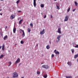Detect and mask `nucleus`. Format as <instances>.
Wrapping results in <instances>:
<instances>
[{
    "instance_id": "21",
    "label": "nucleus",
    "mask_w": 78,
    "mask_h": 78,
    "mask_svg": "<svg viewBox=\"0 0 78 78\" xmlns=\"http://www.w3.org/2000/svg\"><path fill=\"white\" fill-rule=\"evenodd\" d=\"M50 48V46H49L48 45L47 46L46 48H47V49H49Z\"/></svg>"
},
{
    "instance_id": "41",
    "label": "nucleus",
    "mask_w": 78,
    "mask_h": 78,
    "mask_svg": "<svg viewBox=\"0 0 78 78\" xmlns=\"http://www.w3.org/2000/svg\"><path fill=\"white\" fill-rule=\"evenodd\" d=\"M8 28V27H5V28H6V29H7Z\"/></svg>"
},
{
    "instance_id": "48",
    "label": "nucleus",
    "mask_w": 78,
    "mask_h": 78,
    "mask_svg": "<svg viewBox=\"0 0 78 78\" xmlns=\"http://www.w3.org/2000/svg\"><path fill=\"white\" fill-rule=\"evenodd\" d=\"M77 61L78 62V59L77 60Z\"/></svg>"
},
{
    "instance_id": "46",
    "label": "nucleus",
    "mask_w": 78,
    "mask_h": 78,
    "mask_svg": "<svg viewBox=\"0 0 78 78\" xmlns=\"http://www.w3.org/2000/svg\"><path fill=\"white\" fill-rule=\"evenodd\" d=\"M57 0H54V1H56Z\"/></svg>"
},
{
    "instance_id": "22",
    "label": "nucleus",
    "mask_w": 78,
    "mask_h": 78,
    "mask_svg": "<svg viewBox=\"0 0 78 78\" xmlns=\"http://www.w3.org/2000/svg\"><path fill=\"white\" fill-rule=\"evenodd\" d=\"M66 78H72V77L71 76H66Z\"/></svg>"
},
{
    "instance_id": "11",
    "label": "nucleus",
    "mask_w": 78,
    "mask_h": 78,
    "mask_svg": "<svg viewBox=\"0 0 78 78\" xmlns=\"http://www.w3.org/2000/svg\"><path fill=\"white\" fill-rule=\"evenodd\" d=\"M61 37V36H58L57 39L58 40V41H60V38Z\"/></svg>"
},
{
    "instance_id": "6",
    "label": "nucleus",
    "mask_w": 78,
    "mask_h": 78,
    "mask_svg": "<svg viewBox=\"0 0 78 78\" xmlns=\"http://www.w3.org/2000/svg\"><path fill=\"white\" fill-rule=\"evenodd\" d=\"M69 19L68 16H66L65 17V19L64 21L66 22V21H67Z\"/></svg>"
},
{
    "instance_id": "8",
    "label": "nucleus",
    "mask_w": 78,
    "mask_h": 78,
    "mask_svg": "<svg viewBox=\"0 0 78 78\" xmlns=\"http://www.w3.org/2000/svg\"><path fill=\"white\" fill-rule=\"evenodd\" d=\"M45 33V30L43 29V31H41L40 32V34H43Z\"/></svg>"
},
{
    "instance_id": "20",
    "label": "nucleus",
    "mask_w": 78,
    "mask_h": 78,
    "mask_svg": "<svg viewBox=\"0 0 78 78\" xmlns=\"http://www.w3.org/2000/svg\"><path fill=\"white\" fill-rule=\"evenodd\" d=\"M4 55H1L0 56V59H2V58H3V57H4Z\"/></svg>"
},
{
    "instance_id": "7",
    "label": "nucleus",
    "mask_w": 78,
    "mask_h": 78,
    "mask_svg": "<svg viewBox=\"0 0 78 78\" xmlns=\"http://www.w3.org/2000/svg\"><path fill=\"white\" fill-rule=\"evenodd\" d=\"M34 7H36V0H34Z\"/></svg>"
},
{
    "instance_id": "10",
    "label": "nucleus",
    "mask_w": 78,
    "mask_h": 78,
    "mask_svg": "<svg viewBox=\"0 0 78 78\" xmlns=\"http://www.w3.org/2000/svg\"><path fill=\"white\" fill-rule=\"evenodd\" d=\"M16 28H15L14 27L13 29V32L14 33H16Z\"/></svg>"
},
{
    "instance_id": "2",
    "label": "nucleus",
    "mask_w": 78,
    "mask_h": 78,
    "mask_svg": "<svg viewBox=\"0 0 78 78\" xmlns=\"http://www.w3.org/2000/svg\"><path fill=\"white\" fill-rule=\"evenodd\" d=\"M42 67H43V68L46 69H48V66L47 65H44L43 66H42Z\"/></svg>"
},
{
    "instance_id": "19",
    "label": "nucleus",
    "mask_w": 78,
    "mask_h": 78,
    "mask_svg": "<svg viewBox=\"0 0 78 78\" xmlns=\"http://www.w3.org/2000/svg\"><path fill=\"white\" fill-rule=\"evenodd\" d=\"M22 32H23V33L22 34V36H25V32H24V30H23Z\"/></svg>"
},
{
    "instance_id": "31",
    "label": "nucleus",
    "mask_w": 78,
    "mask_h": 78,
    "mask_svg": "<svg viewBox=\"0 0 78 78\" xmlns=\"http://www.w3.org/2000/svg\"><path fill=\"white\" fill-rule=\"evenodd\" d=\"M20 42H21V44H23V41H20Z\"/></svg>"
},
{
    "instance_id": "36",
    "label": "nucleus",
    "mask_w": 78,
    "mask_h": 78,
    "mask_svg": "<svg viewBox=\"0 0 78 78\" xmlns=\"http://www.w3.org/2000/svg\"><path fill=\"white\" fill-rule=\"evenodd\" d=\"M75 10H76V9H74L73 10V12H74V11H75Z\"/></svg>"
},
{
    "instance_id": "28",
    "label": "nucleus",
    "mask_w": 78,
    "mask_h": 78,
    "mask_svg": "<svg viewBox=\"0 0 78 78\" xmlns=\"http://www.w3.org/2000/svg\"><path fill=\"white\" fill-rule=\"evenodd\" d=\"M71 51L73 53H74V49H72Z\"/></svg>"
},
{
    "instance_id": "26",
    "label": "nucleus",
    "mask_w": 78,
    "mask_h": 78,
    "mask_svg": "<svg viewBox=\"0 0 78 78\" xmlns=\"http://www.w3.org/2000/svg\"><path fill=\"white\" fill-rule=\"evenodd\" d=\"M75 5H76V6H77V5H78V3H77V2H75Z\"/></svg>"
},
{
    "instance_id": "24",
    "label": "nucleus",
    "mask_w": 78,
    "mask_h": 78,
    "mask_svg": "<svg viewBox=\"0 0 78 78\" xmlns=\"http://www.w3.org/2000/svg\"><path fill=\"white\" fill-rule=\"evenodd\" d=\"M9 67L10 66V65H11V62H9Z\"/></svg>"
},
{
    "instance_id": "3",
    "label": "nucleus",
    "mask_w": 78,
    "mask_h": 78,
    "mask_svg": "<svg viewBox=\"0 0 78 78\" xmlns=\"http://www.w3.org/2000/svg\"><path fill=\"white\" fill-rule=\"evenodd\" d=\"M20 61V58H18L15 62V64H16L17 63L19 62Z\"/></svg>"
},
{
    "instance_id": "23",
    "label": "nucleus",
    "mask_w": 78,
    "mask_h": 78,
    "mask_svg": "<svg viewBox=\"0 0 78 78\" xmlns=\"http://www.w3.org/2000/svg\"><path fill=\"white\" fill-rule=\"evenodd\" d=\"M27 31L29 33H30L31 31V30L30 28H28L27 29Z\"/></svg>"
},
{
    "instance_id": "4",
    "label": "nucleus",
    "mask_w": 78,
    "mask_h": 78,
    "mask_svg": "<svg viewBox=\"0 0 78 78\" xmlns=\"http://www.w3.org/2000/svg\"><path fill=\"white\" fill-rule=\"evenodd\" d=\"M14 18H15V15L13 14L10 17L11 19H13Z\"/></svg>"
},
{
    "instance_id": "42",
    "label": "nucleus",
    "mask_w": 78,
    "mask_h": 78,
    "mask_svg": "<svg viewBox=\"0 0 78 78\" xmlns=\"http://www.w3.org/2000/svg\"><path fill=\"white\" fill-rule=\"evenodd\" d=\"M36 46H38V44H36Z\"/></svg>"
},
{
    "instance_id": "44",
    "label": "nucleus",
    "mask_w": 78,
    "mask_h": 78,
    "mask_svg": "<svg viewBox=\"0 0 78 78\" xmlns=\"http://www.w3.org/2000/svg\"><path fill=\"white\" fill-rule=\"evenodd\" d=\"M2 11V9H1L0 10V11Z\"/></svg>"
},
{
    "instance_id": "43",
    "label": "nucleus",
    "mask_w": 78,
    "mask_h": 78,
    "mask_svg": "<svg viewBox=\"0 0 78 78\" xmlns=\"http://www.w3.org/2000/svg\"><path fill=\"white\" fill-rule=\"evenodd\" d=\"M2 48V47L0 46V48Z\"/></svg>"
},
{
    "instance_id": "49",
    "label": "nucleus",
    "mask_w": 78,
    "mask_h": 78,
    "mask_svg": "<svg viewBox=\"0 0 78 78\" xmlns=\"http://www.w3.org/2000/svg\"><path fill=\"white\" fill-rule=\"evenodd\" d=\"M61 1V0H60Z\"/></svg>"
},
{
    "instance_id": "33",
    "label": "nucleus",
    "mask_w": 78,
    "mask_h": 78,
    "mask_svg": "<svg viewBox=\"0 0 78 78\" xmlns=\"http://www.w3.org/2000/svg\"><path fill=\"white\" fill-rule=\"evenodd\" d=\"M74 47L75 48H78V45H76V46Z\"/></svg>"
},
{
    "instance_id": "39",
    "label": "nucleus",
    "mask_w": 78,
    "mask_h": 78,
    "mask_svg": "<svg viewBox=\"0 0 78 78\" xmlns=\"http://www.w3.org/2000/svg\"><path fill=\"white\" fill-rule=\"evenodd\" d=\"M0 15H1V16H2V13L1 14L0 13Z\"/></svg>"
},
{
    "instance_id": "35",
    "label": "nucleus",
    "mask_w": 78,
    "mask_h": 78,
    "mask_svg": "<svg viewBox=\"0 0 78 78\" xmlns=\"http://www.w3.org/2000/svg\"><path fill=\"white\" fill-rule=\"evenodd\" d=\"M46 17H47V16H46V15H45V16H44V19L46 18Z\"/></svg>"
},
{
    "instance_id": "32",
    "label": "nucleus",
    "mask_w": 78,
    "mask_h": 78,
    "mask_svg": "<svg viewBox=\"0 0 78 78\" xmlns=\"http://www.w3.org/2000/svg\"><path fill=\"white\" fill-rule=\"evenodd\" d=\"M37 74H38V75H40V72L39 71H37Z\"/></svg>"
},
{
    "instance_id": "40",
    "label": "nucleus",
    "mask_w": 78,
    "mask_h": 78,
    "mask_svg": "<svg viewBox=\"0 0 78 78\" xmlns=\"http://www.w3.org/2000/svg\"><path fill=\"white\" fill-rule=\"evenodd\" d=\"M20 30L22 31H22H23V30H22V29H20Z\"/></svg>"
},
{
    "instance_id": "30",
    "label": "nucleus",
    "mask_w": 78,
    "mask_h": 78,
    "mask_svg": "<svg viewBox=\"0 0 78 78\" xmlns=\"http://www.w3.org/2000/svg\"><path fill=\"white\" fill-rule=\"evenodd\" d=\"M19 2H20V0H18L16 2V3L17 4H18L19 3Z\"/></svg>"
},
{
    "instance_id": "27",
    "label": "nucleus",
    "mask_w": 78,
    "mask_h": 78,
    "mask_svg": "<svg viewBox=\"0 0 78 78\" xmlns=\"http://www.w3.org/2000/svg\"><path fill=\"white\" fill-rule=\"evenodd\" d=\"M30 26H31L32 27V28H33V24H32V23H31L30 24Z\"/></svg>"
},
{
    "instance_id": "45",
    "label": "nucleus",
    "mask_w": 78,
    "mask_h": 78,
    "mask_svg": "<svg viewBox=\"0 0 78 78\" xmlns=\"http://www.w3.org/2000/svg\"><path fill=\"white\" fill-rule=\"evenodd\" d=\"M1 1H3V0H1Z\"/></svg>"
},
{
    "instance_id": "37",
    "label": "nucleus",
    "mask_w": 78,
    "mask_h": 78,
    "mask_svg": "<svg viewBox=\"0 0 78 78\" xmlns=\"http://www.w3.org/2000/svg\"><path fill=\"white\" fill-rule=\"evenodd\" d=\"M21 12V11H20V10L18 11V12Z\"/></svg>"
},
{
    "instance_id": "25",
    "label": "nucleus",
    "mask_w": 78,
    "mask_h": 78,
    "mask_svg": "<svg viewBox=\"0 0 78 78\" xmlns=\"http://www.w3.org/2000/svg\"><path fill=\"white\" fill-rule=\"evenodd\" d=\"M47 75L45 74L44 76V78H47Z\"/></svg>"
},
{
    "instance_id": "5",
    "label": "nucleus",
    "mask_w": 78,
    "mask_h": 78,
    "mask_svg": "<svg viewBox=\"0 0 78 78\" xmlns=\"http://www.w3.org/2000/svg\"><path fill=\"white\" fill-rule=\"evenodd\" d=\"M54 53L55 54H58V55H59V52L58 51H56V49H55L54 51Z\"/></svg>"
},
{
    "instance_id": "14",
    "label": "nucleus",
    "mask_w": 78,
    "mask_h": 78,
    "mask_svg": "<svg viewBox=\"0 0 78 78\" xmlns=\"http://www.w3.org/2000/svg\"><path fill=\"white\" fill-rule=\"evenodd\" d=\"M6 38H8V36L7 35H6L4 37V40H6Z\"/></svg>"
},
{
    "instance_id": "9",
    "label": "nucleus",
    "mask_w": 78,
    "mask_h": 78,
    "mask_svg": "<svg viewBox=\"0 0 78 78\" xmlns=\"http://www.w3.org/2000/svg\"><path fill=\"white\" fill-rule=\"evenodd\" d=\"M58 33L61 34V28H58Z\"/></svg>"
},
{
    "instance_id": "1",
    "label": "nucleus",
    "mask_w": 78,
    "mask_h": 78,
    "mask_svg": "<svg viewBox=\"0 0 78 78\" xmlns=\"http://www.w3.org/2000/svg\"><path fill=\"white\" fill-rule=\"evenodd\" d=\"M18 76V73L16 72H15L13 73V78H16Z\"/></svg>"
},
{
    "instance_id": "38",
    "label": "nucleus",
    "mask_w": 78,
    "mask_h": 78,
    "mask_svg": "<svg viewBox=\"0 0 78 78\" xmlns=\"http://www.w3.org/2000/svg\"><path fill=\"white\" fill-rule=\"evenodd\" d=\"M51 18H53V16H52V15H51Z\"/></svg>"
},
{
    "instance_id": "15",
    "label": "nucleus",
    "mask_w": 78,
    "mask_h": 78,
    "mask_svg": "<svg viewBox=\"0 0 78 78\" xmlns=\"http://www.w3.org/2000/svg\"><path fill=\"white\" fill-rule=\"evenodd\" d=\"M2 50H5V45H4V44L2 45Z\"/></svg>"
},
{
    "instance_id": "16",
    "label": "nucleus",
    "mask_w": 78,
    "mask_h": 78,
    "mask_svg": "<svg viewBox=\"0 0 78 78\" xmlns=\"http://www.w3.org/2000/svg\"><path fill=\"white\" fill-rule=\"evenodd\" d=\"M41 8H44V5L43 4H41Z\"/></svg>"
},
{
    "instance_id": "18",
    "label": "nucleus",
    "mask_w": 78,
    "mask_h": 78,
    "mask_svg": "<svg viewBox=\"0 0 78 78\" xmlns=\"http://www.w3.org/2000/svg\"><path fill=\"white\" fill-rule=\"evenodd\" d=\"M67 64L69 65V66H71V65H72V63H71V62H67Z\"/></svg>"
},
{
    "instance_id": "17",
    "label": "nucleus",
    "mask_w": 78,
    "mask_h": 78,
    "mask_svg": "<svg viewBox=\"0 0 78 78\" xmlns=\"http://www.w3.org/2000/svg\"><path fill=\"white\" fill-rule=\"evenodd\" d=\"M77 57H78V54L77 55H76L74 56V58H76Z\"/></svg>"
},
{
    "instance_id": "12",
    "label": "nucleus",
    "mask_w": 78,
    "mask_h": 78,
    "mask_svg": "<svg viewBox=\"0 0 78 78\" xmlns=\"http://www.w3.org/2000/svg\"><path fill=\"white\" fill-rule=\"evenodd\" d=\"M56 6H57V9H60V8H59V5H56Z\"/></svg>"
},
{
    "instance_id": "47",
    "label": "nucleus",
    "mask_w": 78,
    "mask_h": 78,
    "mask_svg": "<svg viewBox=\"0 0 78 78\" xmlns=\"http://www.w3.org/2000/svg\"><path fill=\"white\" fill-rule=\"evenodd\" d=\"M44 63H41V64H43Z\"/></svg>"
},
{
    "instance_id": "29",
    "label": "nucleus",
    "mask_w": 78,
    "mask_h": 78,
    "mask_svg": "<svg viewBox=\"0 0 78 78\" xmlns=\"http://www.w3.org/2000/svg\"><path fill=\"white\" fill-rule=\"evenodd\" d=\"M70 8H69L68 10H67V12H69V11H70Z\"/></svg>"
},
{
    "instance_id": "13",
    "label": "nucleus",
    "mask_w": 78,
    "mask_h": 78,
    "mask_svg": "<svg viewBox=\"0 0 78 78\" xmlns=\"http://www.w3.org/2000/svg\"><path fill=\"white\" fill-rule=\"evenodd\" d=\"M22 21H23V20H20L19 22V24H21Z\"/></svg>"
},
{
    "instance_id": "34",
    "label": "nucleus",
    "mask_w": 78,
    "mask_h": 78,
    "mask_svg": "<svg viewBox=\"0 0 78 78\" xmlns=\"http://www.w3.org/2000/svg\"><path fill=\"white\" fill-rule=\"evenodd\" d=\"M55 56V55L53 54H52L51 55V58H53Z\"/></svg>"
}]
</instances>
